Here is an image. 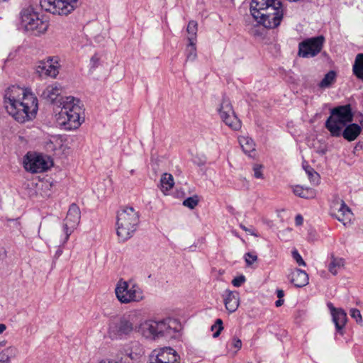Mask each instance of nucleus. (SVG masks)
<instances>
[{"mask_svg":"<svg viewBox=\"0 0 363 363\" xmlns=\"http://www.w3.org/2000/svg\"><path fill=\"white\" fill-rule=\"evenodd\" d=\"M223 298L225 307L230 313L237 311L240 306V295L238 291L225 290Z\"/></svg>","mask_w":363,"mask_h":363,"instance_id":"f3484780","label":"nucleus"},{"mask_svg":"<svg viewBox=\"0 0 363 363\" xmlns=\"http://www.w3.org/2000/svg\"><path fill=\"white\" fill-rule=\"evenodd\" d=\"M345 264V262L343 258L332 255L328 265V269L333 275L335 276L344 268Z\"/></svg>","mask_w":363,"mask_h":363,"instance_id":"393cba45","label":"nucleus"},{"mask_svg":"<svg viewBox=\"0 0 363 363\" xmlns=\"http://www.w3.org/2000/svg\"><path fill=\"white\" fill-rule=\"evenodd\" d=\"M218 111L222 121L229 128L234 130H238L241 128V121L235 115L231 102L228 99H223Z\"/></svg>","mask_w":363,"mask_h":363,"instance_id":"f8f14e48","label":"nucleus"},{"mask_svg":"<svg viewBox=\"0 0 363 363\" xmlns=\"http://www.w3.org/2000/svg\"><path fill=\"white\" fill-rule=\"evenodd\" d=\"M59 62L56 58L48 57L38 63L35 71L40 77L55 78L59 74Z\"/></svg>","mask_w":363,"mask_h":363,"instance_id":"dca6fc26","label":"nucleus"},{"mask_svg":"<svg viewBox=\"0 0 363 363\" xmlns=\"http://www.w3.org/2000/svg\"><path fill=\"white\" fill-rule=\"evenodd\" d=\"M199 201V196L194 195L184 200L183 205L190 209H194L198 205Z\"/></svg>","mask_w":363,"mask_h":363,"instance_id":"f704fd0d","label":"nucleus"},{"mask_svg":"<svg viewBox=\"0 0 363 363\" xmlns=\"http://www.w3.org/2000/svg\"><path fill=\"white\" fill-rule=\"evenodd\" d=\"M62 87L55 82L48 85L41 94V97L51 103L55 102L61 96Z\"/></svg>","mask_w":363,"mask_h":363,"instance_id":"412c9836","label":"nucleus"},{"mask_svg":"<svg viewBox=\"0 0 363 363\" xmlns=\"http://www.w3.org/2000/svg\"><path fill=\"white\" fill-rule=\"evenodd\" d=\"M350 316L355 320V321L358 323H362V318L360 313V311L357 308H351L350 310Z\"/></svg>","mask_w":363,"mask_h":363,"instance_id":"4c0bfd02","label":"nucleus"},{"mask_svg":"<svg viewBox=\"0 0 363 363\" xmlns=\"http://www.w3.org/2000/svg\"><path fill=\"white\" fill-rule=\"evenodd\" d=\"M291 253L293 258L295 259V261L299 266L306 267V264L305 261L303 259L301 255L298 253L297 250H294Z\"/></svg>","mask_w":363,"mask_h":363,"instance_id":"ea45409f","label":"nucleus"},{"mask_svg":"<svg viewBox=\"0 0 363 363\" xmlns=\"http://www.w3.org/2000/svg\"><path fill=\"white\" fill-rule=\"evenodd\" d=\"M277 294L279 298H282L284 296V291L281 289L277 290Z\"/></svg>","mask_w":363,"mask_h":363,"instance_id":"8fccbe9b","label":"nucleus"},{"mask_svg":"<svg viewBox=\"0 0 363 363\" xmlns=\"http://www.w3.org/2000/svg\"><path fill=\"white\" fill-rule=\"evenodd\" d=\"M346 124L337 120V117L330 113V116L325 121V127L333 137H339L345 127Z\"/></svg>","mask_w":363,"mask_h":363,"instance_id":"6ab92c4d","label":"nucleus"},{"mask_svg":"<svg viewBox=\"0 0 363 363\" xmlns=\"http://www.w3.org/2000/svg\"><path fill=\"white\" fill-rule=\"evenodd\" d=\"M81 211L78 206L72 203L69 206L67 216L62 223V233L59 235V243L64 245L69 236L76 230L80 222Z\"/></svg>","mask_w":363,"mask_h":363,"instance_id":"9d476101","label":"nucleus"},{"mask_svg":"<svg viewBox=\"0 0 363 363\" xmlns=\"http://www.w3.org/2000/svg\"><path fill=\"white\" fill-rule=\"evenodd\" d=\"M127 355L131 359H135L138 357V354L133 352H130L127 353Z\"/></svg>","mask_w":363,"mask_h":363,"instance_id":"a18cd8bd","label":"nucleus"},{"mask_svg":"<svg viewBox=\"0 0 363 363\" xmlns=\"http://www.w3.org/2000/svg\"><path fill=\"white\" fill-rule=\"evenodd\" d=\"M284 303V300L282 298H279L276 302L275 305L277 307L281 306Z\"/></svg>","mask_w":363,"mask_h":363,"instance_id":"de8ad7c7","label":"nucleus"},{"mask_svg":"<svg viewBox=\"0 0 363 363\" xmlns=\"http://www.w3.org/2000/svg\"><path fill=\"white\" fill-rule=\"evenodd\" d=\"M262 165L255 164L253 167L254 176L257 179H263Z\"/></svg>","mask_w":363,"mask_h":363,"instance_id":"a19ab883","label":"nucleus"},{"mask_svg":"<svg viewBox=\"0 0 363 363\" xmlns=\"http://www.w3.org/2000/svg\"><path fill=\"white\" fill-rule=\"evenodd\" d=\"M352 72L357 79L363 80V53H359L356 55L352 66Z\"/></svg>","mask_w":363,"mask_h":363,"instance_id":"cd10ccee","label":"nucleus"},{"mask_svg":"<svg viewBox=\"0 0 363 363\" xmlns=\"http://www.w3.org/2000/svg\"><path fill=\"white\" fill-rule=\"evenodd\" d=\"M330 215L341 222L345 226L351 223L353 213L349 206L342 199H335L330 206Z\"/></svg>","mask_w":363,"mask_h":363,"instance_id":"ddd939ff","label":"nucleus"},{"mask_svg":"<svg viewBox=\"0 0 363 363\" xmlns=\"http://www.w3.org/2000/svg\"><path fill=\"white\" fill-rule=\"evenodd\" d=\"M20 18L21 26L27 32L39 35L48 30V23L40 18L39 14L30 6L21 11Z\"/></svg>","mask_w":363,"mask_h":363,"instance_id":"6e6552de","label":"nucleus"},{"mask_svg":"<svg viewBox=\"0 0 363 363\" xmlns=\"http://www.w3.org/2000/svg\"><path fill=\"white\" fill-rule=\"evenodd\" d=\"M288 279L296 287H303L309 282L308 274L301 269L295 268L291 270Z\"/></svg>","mask_w":363,"mask_h":363,"instance_id":"a211bd4d","label":"nucleus"},{"mask_svg":"<svg viewBox=\"0 0 363 363\" xmlns=\"http://www.w3.org/2000/svg\"><path fill=\"white\" fill-rule=\"evenodd\" d=\"M114 293L122 304L139 303L145 299L144 291L138 284L123 279H120L116 283Z\"/></svg>","mask_w":363,"mask_h":363,"instance_id":"0eeeda50","label":"nucleus"},{"mask_svg":"<svg viewBox=\"0 0 363 363\" xmlns=\"http://www.w3.org/2000/svg\"><path fill=\"white\" fill-rule=\"evenodd\" d=\"M198 23L195 21H189L186 27L187 40L190 43L197 42Z\"/></svg>","mask_w":363,"mask_h":363,"instance_id":"c756f323","label":"nucleus"},{"mask_svg":"<svg viewBox=\"0 0 363 363\" xmlns=\"http://www.w3.org/2000/svg\"><path fill=\"white\" fill-rule=\"evenodd\" d=\"M293 192L296 196L306 199H313L316 196L315 189L309 187H303L301 185L293 186Z\"/></svg>","mask_w":363,"mask_h":363,"instance_id":"5701e85b","label":"nucleus"},{"mask_svg":"<svg viewBox=\"0 0 363 363\" xmlns=\"http://www.w3.org/2000/svg\"><path fill=\"white\" fill-rule=\"evenodd\" d=\"M337 73L333 70L329 71L318 83V87L322 89L330 87L335 83Z\"/></svg>","mask_w":363,"mask_h":363,"instance_id":"c85d7f7f","label":"nucleus"},{"mask_svg":"<svg viewBox=\"0 0 363 363\" xmlns=\"http://www.w3.org/2000/svg\"><path fill=\"white\" fill-rule=\"evenodd\" d=\"M323 41V36H318L302 42L299 44V55L303 57H314L321 50Z\"/></svg>","mask_w":363,"mask_h":363,"instance_id":"2eb2a0df","label":"nucleus"},{"mask_svg":"<svg viewBox=\"0 0 363 363\" xmlns=\"http://www.w3.org/2000/svg\"><path fill=\"white\" fill-rule=\"evenodd\" d=\"M250 12L254 19L267 28H275L283 18L281 3L278 0H252Z\"/></svg>","mask_w":363,"mask_h":363,"instance_id":"7ed1b4c3","label":"nucleus"},{"mask_svg":"<svg viewBox=\"0 0 363 363\" xmlns=\"http://www.w3.org/2000/svg\"><path fill=\"white\" fill-rule=\"evenodd\" d=\"M306 172L312 182L318 184L320 178L319 174L315 171H314L313 168L308 167L306 169Z\"/></svg>","mask_w":363,"mask_h":363,"instance_id":"e433bc0d","label":"nucleus"},{"mask_svg":"<svg viewBox=\"0 0 363 363\" xmlns=\"http://www.w3.org/2000/svg\"><path fill=\"white\" fill-rule=\"evenodd\" d=\"M360 125L361 128L363 127V119L360 121Z\"/></svg>","mask_w":363,"mask_h":363,"instance_id":"6e6d98bb","label":"nucleus"},{"mask_svg":"<svg viewBox=\"0 0 363 363\" xmlns=\"http://www.w3.org/2000/svg\"><path fill=\"white\" fill-rule=\"evenodd\" d=\"M330 113L346 125L353 120V113L350 104L335 107L330 111Z\"/></svg>","mask_w":363,"mask_h":363,"instance_id":"aec40b11","label":"nucleus"},{"mask_svg":"<svg viewBox=\"0 0 363 363\" xmlns=\"http://www.w3.org/2000/svg\"><path fill=\"white\" fill-rule=\"evenodd\" d=\"M242 345L241 340L234 336L228 345V347H229V351L232 352L233 354H236L242 348Z\"/></svg>","mask_w":363,"mask_h":363,"instance_id":"473e14b6","label":"nucleus"},{"mask_svg":"<svg viewBox=\"0 0 363 363\" xmlns=\"http://www.w3.org/2000/svg\"><path fill=\"white\" fill-rule=\"evenodd\" d=\"M139 309H132L108 324V333L111 339L122 340L130 337L137 330L135 323L142 320Z\"/></svg>","mask_w":363,"mask_h":363,"instance_id":"39448f33","label":"nucleus"},{"mask_svg":"<svg viewBox=\"0 0 363 363\" xmlns=\"http://www.w3.org/2000/svg\"><path fill=\"white\" fill-rule=\"evenodd\" d=\"M3 106L6 112L16 121L26 123L36 117L38 100L30 89L11 85L4 90Z\"/></svg>","mask_w":363,"mask_h":363,"instance_id":"f257e3e1","label":"nucleus"},{"mask_svg":"<svg viewBox=\"0 0 363 363\" xmlns=\"http://www.w3.org/2000/svg\"><path fill=\"white\" fill-rule=\"evenodd\" d=\"M250 234H251L252 235H254V236H255V237H257V234H255V233H253V232H250Z\"/></svg>","mask_w":363,"mask_h":363,"instance_id":"5fc2aeb1","label":"nucleus"},{"mask_svg":"<svg viewBox=\"0 0 363 363\" xmlns=\"http://www.w3.org/2000/svg\"><path fill=\"white\" fill-rule=\"evenodd\" d=\"M196 43L189 42V43L187 44L185 49L186 61L193 62L196 59L197 52Z\"/></svg>","mask_w":363,"mask_h":363,"instance_id":"7c9ffc66","label":"nucleus"},{"mask_svg":"<svg viewBox=\"0 0 363 363\" xmlns=\"http://www.w3.org/2000/svg\"><path fill=\"white\" fill-rule=\"evenodd\" d=\"M328 308H330V312H331V315H333L335 312H337V311L339 310V308H335V307L333 306V305L332 303H330L328 304Z\"/></svg>","mask_w":363,"mask_h":363,"instance_id":"c03bdc74","label":"nucleus"},{"mask_svg":"<svg viewBox=\"0 0 363 363\" xmlns=\"http://www.w3.org/2000/svg\"><path fill=\"white\" fill-rule=\"evenodd\" d=\"M174 185V177L171 174L164 173L160 178V189L164 195H167L169 191Z\"/></svg>","mask_w":363,"mask_h":363,"instance_id":"b1692460","label":"nucleus"},{"mask_svg":"<svg viewBox=\"0 0 363 363\" xmlns=\"http://www.w3.org/2000/svg\"><path fill=\"white\" fill-rule=\"evenodd\" d=\"M52 165L48 157L32 152H28L23 158L25 169L31 173H41L49 169Z\"/></svg>","mask_w":363,"mask_h":363,"instance_id":"9b49d317","label":"nucleus"},{"mask_svg":"<svg viewBox=\"0 0 363 363\" xmlns=\"http://www.w3.org/2000/svg\"><path fill=\"white\" fill-rule=\"evenodd\" d=\"M6 344H7V341L5 340L0 341V348L5 347L6 345Z\"/></svg>","mask_w":363,"mask_h":363,"instance_id":"3c124183","label":"nucleus"},{"mask_svg":"<svg viewBox=\"0 0 363 363\" xmlns=\"http://www.w3.org/2000/svg\"><path fill=\"white\" fill-rule=\"evenodd\" d=\"M332 316L336 329L337 331H341L347 323V313L342 308H339Z\"/></svg>","mask_w":363,"mask_h":363,"instance_id":"bb28decb","label":"nucleus"},{"mask_svg":"<svg viewBox=\"0 0 363 363\" xmlns=\"http://www.w3.org/2000/svg\"><path fill=\"white\" fill-rule=\"evenodd\" d=\"M295 220H296V225H301L303 223V217L301 215H297L296 216Z\"/></svg>","mask_w":363,"mask_h":363,"instance_id":"37998d69","label":"nucleus"},{"mask_svg":"<svg viewBox=\"0 0 363 363\" xmlns=\"http://www.w3.org/2000/svg\"><path fill=\"white\" fill-rule=\"evenodd\" d=\"M82 109L79 100L74 96L62 98L60 111L55 115V120L59 126L66 130H76L84 122Z\"/></svg>","mask_w":363,"mask_h":363,"instance_id":"20e7f679","label":"nucleus"},{"mask_svg":"<svg viewBox=\"0 0 363 363\" xmlns=\"http://www.w3.org/2000/svg\"><path fill=\"white\" fill-rule=\"evenodd\" d=\"M55 143V147L53 148L54 151H58L61 152L62 155H66L68 153L69 147L63 143L62 140L60 138H55L54 141L51 142V143Z\"/></svg>","mask_w":363,"mask_h":363,"instance_id":"2f4dec72","label":"nucleus"},{"mask_svg":"<svg viewBox=\"0 0 363 363\" xmlns=\"http://www.w3.org/2000/svg\"><path fill=\"white\" fill-rule=\"evenodd\" d=\"M140 223V214L132 206L123 207L116 214V234L121 241L130 238Z\"/></svg>","mask_w":363,"mask_h":363,"instance_id":"423d86ee","label":"nucleus"},{"mask_svg":"<svg viewBox=\"0 0 363 363\" xmlns=\"http://www.w3.org/2000/svg\"><path fill=\"white\" fill-rule=\"evenodd\" d=\"M245 281V277L243 275H240L234 278L232 281V284L234 286H240Z\"/></svg>","mask_w":363,"mask_h":363,"instance_id":"79ce46f5","label":"nucleus"},{"mask_svg":"<svg viewBox=\"0 0 363 363\" xmlns=\"http://www.w3.org/2000/svg\"><path fill=\"white\" fill-rule=\"evenodd\" d=\"M6 330V325L4 323H0V335Z\"/></svg>","mask_w":363,"mask_h":363,"instance_id":"49530a36","label":"nucleus"},{"mask_svg":"<svg viewBox=\"0 0 363 363\" xmlns=\"http://www.w3.org/2000/svg\"><path fill=\"white\" fill-rule=\"evenodd\" d=\"M149 363H179V355L170 347L159 348L152 352Z\"/></svg>","mask_w":363,"mask_h":363,"instance_id":"4468645a","label":"nucleus"},{"mask_svg":"<svg viewBox=\"0 0 363 363\" xmlns=\"http://www.w3.org/2000/svg\"><path fill=\"white\" fill-rule=\"evenodd\" d=\"M98 363H117L116 362H114L111 359H102L101 361H99Z\"/></svg>","mask_w":363,"mask_h":363,"instance_id":"09e8293b","label":"nucleus"},{"mask_svg":"<svg viewBox=\"0 0 363 363\" xmlns=\"http://www.w3.org/2000/svg\"><path fill=\"white\" fill-rule=\"evenodd\" d=\"M181 330L180 322L170 318L161 320H145L138 326V333L142 337L154 341L162 338H175L179 336Z\"/></svg>","mask_w":363,"mask_h":363,"instance_id":"f03ea898","label":"nucleus"},{"mask_svg":"<svg viewBox=\"0 0 363 363\" xmlns=\"http://www.w3.org/2000/svg\"><path fill=\"white\" fill-rule=\"evenodd\" d=\"M79 0H40L45 11L60 16H67L77 8Z\"/></svg>","mask_w":363,"mask_h":363,"instance_id":"1a4fd4ad","label":"nucleus"},{"mask_svg":"<svg viewBox=\"0 0 363 363\" xmlns=\"http://www.w3.org/2000/svg\"><path fill=\"white\" fill-rule=\"evenodd\" d=\"M223 330V321L218 318L216 320L215 323L211 326V330L213 332V337H218L221 331Z\"/></svg>","mask_w":363,"mask_h":363,"instance_id":"c9c22d12","label":"nucleus"},{"mask_svg":"<svg viewBox=\"0 0 363 363\" xmlns=\"http://www.w3.org/2000/svg\"><path fill=\"white\" fill-rule=\"evenodd\" d=\"M62 250H58V251L57 252V255L58 256H60V255L62 254Z\"/></svg>","mask_w":363,"mask_h":363,"instance_id":"864d4df0","label":"nucleus"},{"mask_svg":"<svg viewBox=\"0 0 363 363\" xmlns=\"http://www.w3.org/2000/svg\"><path fill=\"white\" fill-rule=\"evenodd\" d=\"M245 260L247 266H251L253 263L257 260V256L256 254L247 252L245 255Z\"/></svg>","mask_w":363,"mask_h":363,"instance_id":"58836bf2","label":"nucleus"},{"mask_svg":"<svg viewBox=\"0 0 363 363\" xmlns=\"http://www.w3.org/2000/svg\"><path fill=\"white\" fill-rule=\"evenodd\" d=\"M241 228L245 232H250L249 230L244 225H240Z\"/></svg>","mask_w":363,"mask_h":363,"instance_id":"603ef678","label":"nucleus"},{"mask_svg":"<svg viewBox=\"0 0 363 363\" xmlns=\"http://www.w3.org/2000/svg\"><path fill=\"white\" fill-rule=\"evenodd\" d=\"M239 143L244 152L249 156H252V153L255 151V143L254 140L248 136H240Z\"/></svg>","mask_w":363,"mask_h":363,"instance_id":"a878e982","label":"nucleus"},{"mask_svg":"<svg viewBox=\"0 0 363 363\" xmlns=\"http://www.w3.org/2000/svg\"><path fill=\"white\" fill-rule=\"evenodd\" d=\"M361 126L357 123H351L345 125L342 135L347 141H354L361 133Z\"/></svg>","mask_w":363,"mask_h":363,"instance_id":"4be33fe9","label":"nucleus"},{"mask_svg":"<svg viewBox=\"0 0 363 363\" xmlns=\"http://www.w3.org/2000/svg\"><path fill=\"white\" fill-rule=\"evenodd\" d=\"M15 348L12 346L8 347L0 352V363H11V357L9 353Z\"/></svg>","mask_w":363,"mask_h":363,"instance_id":"72a5a7b5","label":"nucleus"}]
</instances>
